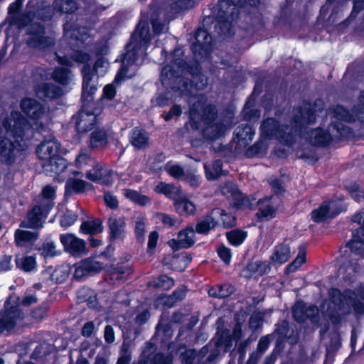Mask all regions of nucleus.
I'll use <instances>...</instances> for the list:
<instances>
[{
	"label": "nucleus",
	"instance_id": "obj_62",
	"mask_svg": "<svg viewBox=\"0 0 364 364\" xmlns=\"http://www.w3.org/2000/svg\"><path fill=\"white\" fill-rule=\"evenodd\" d=\"M196 355V351L193 349L186 350L181 354V360L184 364H191L194 357Z\"/></svg>",
	"mask_w": 364,
	"mask_h": 364
},
{
	"label": "nucleus",
	"instance_id": "obj_27",
	"mask_svg": "<svg viewBox=\"0 0 364 364\" xmlns=\"http://www.w3.org/2000/svg\"><path fill=\"white\" fill-rule=\"evenodd\" d=\"M154 190L156 193H163L173 200H175L181 194V190L178 187H176L163 182L159 183L155 187Z\"/></svg>",
	"mask_w": 364,
	"mask_h": 364
},
{
	"label": "nucleus",
	"instance_id": "obj_34",
	"mask_svg": "<svg viewBox=\"0 0 364 364\" xmlns=\"http://www.w3.org/2000/svg\"><path fill=\"white\" fill-rule=\"evenodd\" d=\"M92 186L81 179L69 178L66 182V190L80 193L91 189Z\"/></svg>",
	"mask_w": 364,
	"mask_h": 364
},
{
	"label": "nucleus",
	"instance_id": "obj_57",
	"mask_svg": "<svg viewBox=\"0 0 364 364\" xmlns=\"http://www.w3.org/2000/svg\"><path fill=\"white\" fill-rule=\"evenodd\" d=\"M135 232L139 240H143L145 233V221L143 218H137L135 225Z\"/></svg>",
	"mask_w": 364,
	"mask_h": 364
},
{
	"label": "nucleus",
	"instance_id": "obj_21",
	"mask_svg": "<svg viewBox=\"0 0 364 364\" xmlns=\"http://www.w3.org/2000/svg\"><path fill=\"white\" fill-rule=\"evenodd\" d=\"M232 126V124L225 123L224 122L222 123H215L207 127L203 131V134L210 139H216L221 136Z\"/></svg>",
	"mask_w": 364,
	"mask_h": 364
},
{
	"label": "nucleus",
	"instance_id": "obj_63",
	"mask_svg": "<svg viewBox=\"0 0 364 364\" xmlns=\"http://www.w3.org/2000/svg\"><path fill=\"white\" fill-rule=\"evenodd\" d=\"M221 191L223 195L230 197L235 196L237 192V189L234 184L229 183L222 187Z\"/></svg>",
	"mask_w": 364,
	"mask_h": 364
},
{
	"label": "nucleus",
	"instance_id": "obj_53",
	"mask_svg": "<svg viewBox=\"0 0 364 364\" xmlns=\"http://www.w3.org/2000/svg\"><path fill=\"white\" fill-rule=\"evenodd\" d=\"M197 43L201 46L203 49L206 48L207 45L211 41V37L205 31H199L196 35Z\"/></svg>",
	"mask_w": 364,
	"mask_h": 364
},
{
	"label": "nucleus",
	"instance_id": "obj_12",
	"mask_svg": "<svg viewBox=\"0 0 364 364\" xmlns=\"http://www.w3.org/2000/svg\"><path fill=\"white\" fill-rule=\"evenodd\" d=\"M353 220L361 225L356 232L353 235V239L348 242L352 254L355 256H359L360 258H364V213L354 215Z\"/></svg>",
	"mask_w": 364,
	"mask_h": 364
},
{
	"label": "nucleus",
	"instance_id": "obj_24",
	"mask_svg": "<svg viewBox=\"0 0 364 364\" xmlns=\"http://www.w3.org/2000/svg\"><path fill=\"white\" fill-rule=\"evenodd\" d=\"M130 142L136 149H144L149 145V136L144 130L135 128L130 134Z\"/></svg>",
	"mask_w": 364,
	"mask_h": 364
},
{
	"label": "nucleus",
	"instance_id": "obj_19",
	"mask_svg": "<svg viewBox=\"0 0 364 364\" xmlns=\"http://www.w3.org/2000/svg\"><path fill=\"white\" fill-rule=\"evenodd\" d=\"M36 93L39 97L56 98L63 95V90L52 83L43 82L36 86Z\"/></svg>",
	"mask_w": 364,
	"mask_h": 364
},
{
	"label": "nucleus",
	"instance_id": "obj_14",
	"mask_svg": "<svg viewBox=\"0 0 364 364\" xmlns=\"http://www.w3.org/2000/svg\"><path fill=\"white\" fill-rule=\"evenodd\" d=\"M259 210L257 216L260 219H269L275 216L281 207L282 201L278 196H272L258 202Z\"/></svg>",
	"mask_w": 364,
	"mask_h": 364
},
{
	"label": "nucleus",
	"instance_id": "obj_61",
	"mask_svg": "<svg viewBox=\"0 0 364 364\" xmlns=\"http://www.w3.org/2000/svg\"><path fill=\"white\" fill-rule=\"evenodd\" d=\"M105 204L111 208H117L118 206V200L117 197L110 193H106L104 196Z\"/></svg>",
	"mask_w": 364,
	"mask_h": 364
},
{
	"label": "nucleus",
	"instance_id": "obj_37",
	"mask_svg": "<svg viewBox=\"0 0 364 364\" xmlns=\"http://www.w3.org/2000/svg\"><path fill=\"white\" fill-rule=\"evenodd\" d=\"M16 266L25 272H31L36 267V258L32 256L17 257Z\"/></svg>",
	"mask_w": 364,
	"mask_h": 364
},
{
	"label": "nucleus",
	"instance_id": "obj_35",
	"mask_svg": "<svg viewBox=\"0 0 364 364\" xmlns=\"http://www.w3.org/2000/svg\"><path fill=\"white\" fill-rule=\"evenodd\" d=\"M186 288L184 287H181L176 289L172 295L161 296L160 297L159 300L161 301L165 305L171 307L177 301L183 299L186 295Z\"/></svg>",
	"mask_w": 364,
	"mask_h": 364
},
{
	"label": "nucleus",
	"instance_id": "obj_56",
	"mask_svg": "<svg viewBox=\"0 0 364 364\" xmlns=\"http://www.w3.org/2000/svg\"><path fill=\"white\" fill-rule=\"evenodd\" d=\"M262 324V315L260 312H255L252 314L250 318V327L252 329H257Z\"/></svg>",
	"mask_w": 364,
	"mask_h": 364
},
{
	"label": "nucleus",
	"instance_id": "obj_16",
	"mask_svg": "<svg viewBox=\"0 0 364 364\" xmlns=\"http://www.w3.org/2000/svg\"><path fill=\"white\" fill-rule=\"evenodd\" d=\"M48 211L41 205H36L28 213L27 220L22 222L21 226L31 228L42 227Z\"/></svg>",
	"mask_w": 364,
	"mask_h": 364
},
{
	"label": "nucleus",
	"instance_id": "obj_8",
	"mask_svg": "<svg viewBox=\"0 0 364 364\" xmlns=\"http://www.w3.org/2000/svg\"><path fill=\"white\" fill-rule=\"evenodd\" d=\"M24 314L20 310L18 298L10 296L4 305V310L0 314V333L10 331L23 318Z\"/></svg>",
	"mask_w": 364,
	"mask_h": 364
},
{
	"label": "nucleus",
	"instance_id": "obj_44",
	"mask_svg": "<svg viewBox=\"0 0 364 364\" xmlns=\"http://www.w3.org/2000/svg\"><path fill=\"white\" fill-rule=\"evenodd\" d=\"M53 79L63 85H66L70 80V73L67 68H57L53 73Z\"/></svg>",
	"mask_w": 364,
	"mask_h": 364
},
{
	"label": "nucleus",
	"instance_id": "obj_33",
	"mask_svg": "<svg viewBox=\"0 0 364 364\" xmlns=\"http://www.w3.org/2000/svg\"><path fill=\"white\" fill-rule=\"evenodd\" d=\"M80 230L83 233L94 235L101 233L103 228L100 220H92L84 222L81 225Z\"/></svg>",
	"mask_w": 364,
	"mask_h": 364
},
{
	"label": "nucleus",
	"instance_id": "obj_36",
	"mask_svg": "<svg viewBox=\"0 0 364 364\" xmlns=\"http://www.w3.org/2000/svg\"><path fill=\"white\" fill-rule=\"evenodd\" d=\"M218 223V222L214 219V217H213L211 212L210 215H207L203 220L197 224L196 231L200 234L206 233L210 229L217 226Z\"/></svg>",
	"mask_w": 364,
	"mask_h": 364
},
{
	"label": "nucleus",
	"instance_id": "obj_54",
	"mask_svg": "<svg viewBox=\"0 0 364 364\" xmlns=\"http://www.w3.org/2000/svg\"><path fill=\"white\" fill-rule=\"evenodd\" d=\"M347 188L354 200L360 201L363 198L364 191L358 185L353 184L348 186Z\"/></svg>",
	"mask_w": 364,
	"mask_h": 364
},
{
	"label": "nucleus",
	"instance_id": "obj_25",
	"mask_svg": "<svg viewBox=\"0 0 364 364\" xmlns=\"http://www.w3.org/2000/svg\"><path fill=\"white\" fill-rule=\"evenodd\" d=\"M212 215L218 221L217 225H223L225 228H230L235 225V218L233 215L226 213L220 208H215L212 210Z\"/></svg>",
	"mask_w": 364,
	"mask_h": 364
},
{
	"label": "nucleus",
	"instance_id": "obj_32",
	"mask_svg": "<svg viewBox=\"0 0 364 364\" xmlns=\"http://www.w3.org/2000/svg\"><path fill=\"white\" fill-rule=\"evenodd\" d=\"M205 173L208 180H213L223 174L222 162L215 161L212 164H204Z\"/></svg>",
	"mask_w": 364,
	"mask_h": 364
},
{
	"label": "nucleus",
	"instance_id": "obj_47",
	"mask_svg": "<svg viewBox=\"0 0 364 364\" xmlns=\"http://www.w3.org/2000/svg\"><path fill=\"white\" fill-rule=\"evenodd\" d=\"M165 170L170 176L176 178H183L185 176L183 168L177 164L168 163L165 166Z\"/></svg>",
	"mask_w": 364,
	"mask_h": 364
},
{
	"label": "nucleus",
	"instance_id": "obj_29",
	"mask_svg": "<svg viewBox=\"0 0 364 364\" xmlns=\"http://www.w3.org/2000/svg\"><path fill=\"white\" fill-rule=\"evenodd\" d=\"M56 58L60 64L65 65H71L73 62L84 63L90 60V55L82 51L76 52L72 58H68L67 56L61 57L58 55H56Z\"/></svg>",
	"mask_w": 364,
	"mask_h": 364
},
{
	"label": "nucleus",
	"instance_id": "obj_51",
	"mask_svg": "<svg viewBox=\"0 0 364 364\" xmlns=\"http://www.w3.org/2000/svg\"><path fill=\"white\" fill-rule=\"evenodd\" d=\"M109 67V63L103 58H99L95 64V71L97 75H104Z\"/></svg>",
	"mask_w": 364,
	"mask_h": 364
},
{
	"label": "nucleus",
	"instance_id": "obj_11",
	"mask_svg": "<svg viewBox=\"0 0 364 364\" xmlns=\"http://www.w3.org/2000/svg\"><path fill=\"white\" fill-rule=\"evenodd\" d=\"M85 176L91 181L107 186L112 185L113 183L112 170L98 161L87 171Z\"/></svg>",
	"mask_w": 364,
	"mask_h": 364
},
{
	"label": "nucleus",
	"instance_id": "obj_6",
	"mask_svg": "<svg viewBox=\"0 0 364 364\" xmlns=\"http://www.w3.org/2000/svg\"><path fill=\"white\" fill-rule=\"evenodd\" d=\"M183 52L178 48L174 50L172 55L171 65H167L163 68L161 74V80L164 86H171L174 91L178 90L179 94L188 95L190 92L189 87L192 84L182 77L186 70V63L181 58Z\"/></svg>",
	"mask_w": 364,
	"mask_h": 364
},
{
	"label": "nucleus",
	"instance_id": "obj_46",
	"mask_svg": "<svg viewBox=\"0 0 364 364\" xmlns=\"http://www.w3.org/2000/svg\"><path fill=\"white\" fill-rule=\"evenodd\" d=\"M292 314L294 318L298 322L305 321V304L302 302H297L292 308Z\"/></svg>",
	"mask_w": 364,
	"mask_h": 364
},
{
	"label": "nucleus",
	"instance_id": "obj_64",
	"mask_svg": "<svg viewBox=\"0 0 364 364\" xmlns=\"http://www.w3.org/2000/svg\"><path fill=\"white\" fill-rule=\"evenodd\" d=\"M11 257L4 256L0 260V272H6L11 268Z\"/></svg>",
	"mask_w": 364,
	"mask_h": 364
},
{
	"label": "nucleus",
	"instance_id": "obj_42",
	"mask_svg": "<svg viewBox=\"0 0 364 364\" xmlns=\"http://www.w3.org/2000/svg\"><path fill=\"white\" fill-rule=\"evenodd\" d=\"M54 7L65 13H72L77 9L76 4L72 0H55Z\"/></svg>",
	"mask_w": 364,
	"mask_h": 364
},
{
	"label": "nucleus",
	"instance_id": "obj_40",
	"mask_svg": "<svg viewBox=\"0 0 364 364\" xmlns=\"http://www.w3.org/2000/svg\"><path fill=\"white\" fill-rule=\"evenodd\" d=\"M55 190L50 186H46L42 191L44 202L40 205L49 210L53 205L52 200L55 198Z\"/></svg>",
	"mask_w": 364,
	"mask_h": 364
},
{
	"label": "nucleus",
	"instance_id": "obj_52",
	"mask_svg": "<svg viewBox=\"0 0 364 364\" xmlns=\"http://www.w3.org/2000/svg\"><path fill=\"white\" fill-rule=\"evenodd\" d=\"M77 216L71 211H67L60 219V225L62 227L67 228L72 225L76 220Z\"/></svg>",
	"mask_w": 364,
	"mask_h": 364
},
{
	"label": "nucleus",
	"instance_id": "obj_5",
	"mask_svg": "<svg viewBox=\"0 0 364 364\" xmlns=\"http://www.w3.org/2000/svg\"><path fill=\"white\" fill-rule=\"evenodd\" d=\"M331 302L334 311L331 314L330 318L333 323H339L342 318L351 313L352 309L357 314L364 311V288L358 290V294L350 290H346L343 294L338 289H331L330 291Z\"/></svg>",
	"mask_w": 364,
	"mask_h": 364
},
{
	"label": "nucleus",
	"instance_id": "obj_3",
	"mask_svg": "<svg viewBox=\"0 0 364 364\" xmlns=\"http://www.w3.org/2000/svg\"><path fill=\"white\" fill-rule=\"evenodd\" d=\"M149 41L148 26L145 23H140L127 47V51L124 56L122 68L114 79L116 83H120L136 74L139 66L144 62Z\"/></svg>",
	"mask_w": 364,
	"mask_h": 364
},
{
	"label": "nucleus",
	"instance_id": "obj_7",
	"mask_svg": "<svg viewBox=\"0 0 364 364\" xmlns=\"http://www.w3.org/2000/svg\"><path fill=\"white\" fill-rule=\"evenodd\" d=\"M259 0H221L220 3V11L218 26L221 33L225 35L230 34L232 22L237 17L239 6L245 3L251 6H257Z\"/></svg>",
	"mask_w": 364,
	"mask_h": 364
},
{
	"label": "nucleus",
	"instance_id": "obj_50",
	"mask_svg": "<svg viewBox=\"0 0 364 364\" xmlns=\"http://www.w3.org/2000/svg\"><path fill=\"white\" fill-rule=\"evenodd\" d=\"M220 258L227 264H228L232 258V252L230 248L225 245H220L217 249Z\"/></svg>",
	"mask_w": 364,
	"mask_h": 364
},
{
	"label": "nucleus",
	"instance_id": "obj_9",
	"mask_svg": "<svg viewBox=\"0 0 364 364\" xmlns=\"http://www.w3.org/2000/svg\"><path fill=\"white\" fill-rule=\"evenodd\" d=\"M35 18V14L29 12L27 15L23 16L22 22L20 23L21 26H27L33 21L29 28V33L31 35L28 41L29 46L38 49H45L53 46L54 43L53 39L44 36L43 26L37 21H34Z\"/></svg>",
	"mask_w": 364,
	"mask_h": 364
},
{
	"label": "nucleus",
	"instance_id": "obj_59",
	"mask_svg": "<svg viewBox=\"0 0 364 364\" xmlns=\"http://www.w3.org/2000/svg\"><path fill=\"white\" fill-rule=\"evenodd\" d=\"M156 218L164 225H167L168 227L173 226L176 223V220L173 217L166 215L165 213H157L156 215Z\"/></svg>",
	"mask_w": 364,
	"mask_h": 364
},
{
	"label": "nucleus",
	"instance_id": "obj_48",
	"mask_svg": "<svg viewBox=\"0 0 364 364\" xmlns=\"http://www.w3.org/2000/svg\"><path fill=\"white\" fill-rule=\"evenodd\" d=\"M335 118L338 120L344 122H351L354 120L353 117L343 107L337 106L334 109Z\"/></svg>",
	"mask_w": 364,
	"mask_h": 364
},
{
	"label": "nucleus",
	"instance_id": "obj_60",
	"mask_svg": "<svg viewBox=\"0 0 364 364\" xmlns=\"http://www.w3.org/2000/svg\"><path fill=\"white\" fill-rule=\"evenodd\" d=\"M318 314V309L314 306H305V319L310 318L313 323L316 321V316Z\"/></svg>",
	"mask_w": 364,
	"mask_h": 364
},
{
	"label": "nucleus",
	"instance_id": "obj_39",
	"mask_svg": "<svg viewBox=\"0 0 364 364\" xmlns=\"http://www.w3.org/2000/svg\"><path fill=\"white\" fill-rule=\"evenodd\" d=\"M97 161L92 158L87 153L81 152L75 159V164L78 168H92Z\"/></svg>",
	"mask_w": 364,
	"mask_h": 364
},
{
	"label": "nucleus",
	"instance_id": "obj_26",
	"mask_svg": "<svg viewBox=\"0 0 364 364\" xmlns=\"http://www.w3.org/2000/svg\"><path fill=\"white\" fill-rule=\"evenodd\" d=\"M38 238L35 232L17 230L15 233L16 242L18 246H26L32 244Z\"/></svg>",
	"mask_w": 364,
	"mask_h": 364
},
{
	"label": "nucleus",
	"instance_id": "obj_20",
	"mask_svg": "<svg viewBox=\"0 0 364 364\" xmlns=\"http://www.w3.org/2000/svg\"><path fill=\"white\" fill-rule=\"evenodd\" d=\"M270 271V265L267 261L255 260L250 262L245 272L247 277L262 276L267 274Z\"/></svg>",
	"mask_w": 364,
	"mask_h": 364
},
{
	"label": "nucleus",
	"instance_id": "obj_10",
	"mask_svg": "<svg viewBox=\"0 0 364 364\" xmlns=\"http://www.w3.org/2000/svg\"><path fill=\"white\" fill-rule=\"evenodd\" d=\"M62 153L60 143L53 136L44 139L36 149L37 156L41 162L54 160Z\"/></svg>",
	"mask_w": 364,
	"mask_h": 364
},
{
	"label": "nucleus",
	"instance_id": "obj_4",
	"mask_svg": "<svg viewBox=\"0 0 364 364\" xmlns=\"http://www.w3.org/2000/svg\"><path fill=\"white\" fill-rule=\"evenodd\" d=\"M82 106L78 114L73 117L75 128L77 132L85 133L90 131L97 122V115L100 110L94 108L92 102L93 95L97 90V81L90 72V69L85 67L82 70Z\"/></svg>",
	"mask_w": 364,
	"mask_h": 364
},
{
	"label": "nucleus",
	"instance_id": "obj_41",
	"mask_svg": "<svg viewBox=\"0 0 364 364\" xmlns=\"http://www.w3.org/2000/svg\"><path fill=\"white\" fill-rule=\"evenodd\" d=\"M246 237V232L240 230H232L227 233V239L228 242L234 246L240 245L245 241Z\"/></svg>",
	"mask_w": 364,
	"mask_h": 364
},
{
	"label": "nucleus",
	"instance_id": "obj_45",
	"mask_svg": "<svg viewBox=\"0 0 364 364\" xmlns=\"http://www.w3.org/2000/svg\"><path fill=\"white\" fill-rule=\"evenodd\" d=\"M106 143V134L102 130H97L92 133L90 145L92 147H97Z\"/></svg>",
	"mask_w": 364,
	"mask_h": 364
},
{
	"label": "nucleus",
	"instance_id": "obj_23",
	"mask_svg": "<svg viewBox=\"0 0 364 364\" xmlns=\"http://www.w3.org/2000/svg\"><path fill=\"white\" fill-rule=\"evenodd\" d=\"M290 248L287 245L276 246L270 257L271 261L274 264H282L287 262L290 257Z\"/></svg>",
	"mask_w": 364,
	"mask_h": 364
},
{
	"label": "nucleus",
	"instance_id": "obj_1",
	"mask_svg": "<svg viewBox=\"0 0 364 364\" xmlns=\"http://www.w3.org/2000/svg\"><path fill=\"white\" fill-rule=\"evenodd\" d=\"M21 107L32 124L19 112L11 111L9 115L0 108V162L6 164L13 163L17 152L28 146L27 139L34 129L43 127V121L48 117V109L36 100L24 98Z\"/></svg>",
	"mask_w": 364,
	"mask_h": 364
},
{
	"label": "nucleus",
	"instance_id": "obj_30",
	"mask_svg": "<svg viewBox=\"0 0 364 364\" xmlns=\"http://www.w3.org/2000/svg\"><path fill=\"white\" fill-rule=\"evenodd\" d=\"M109 226L112 238L117 239L122 237L124 226L123 219L112 217L109 220Z\"/></svg>",
	"mask_w": 364,
	"mask_h": 364
},
{
	"label": "nucleus",
	"instance_id": "obj_38",
	"mask_svg": "<svg viewBox=\"0 0 364 364\" xmlns=\"http://www.w3.org/2000/svg\"><path fill=\"white\" fill-rule=\"evenodd\" d=\"M255 131L250 125L238 127L235 131L236 139L238 141L252 140Z\"/></svg>",
	"mask_w": 364,
	"mask_h": 364
},
{
	"label": "nucleus",
	"instance_id": "obj_31",
	"mask_svg": "<svg viewBox=\"0 0 364 364\" xmlns=\"http://www.w3.org/2000/svg\"><path fill=\"white\" fill-rule=\"evenodd\" d=\"M123 195L128 200L140 205H146L151 203V200L146 196L132 189H125Z\"/></svg>",
	"mask_w": 364,
	"mask_h": 364
},
{
	"label": "nucleus",
	"instance_id": "obj_13",
	"mask_svg": "<svg viewBox=\"0 0 364 364\" xmlns=\"http://www.w3.org/2000/svg\"><path fill=\"white\" fill-rule=\"evenodd\" d=\"M60 242L65 250L73 256H81L87 252L85 240L77 237L73 234L61 235Z\"/></svg>",
	"mask_w": 364,
	"mask_h": 364
},
{
	"label": "nucleus",
	"instance_id": "obj_58",
	"mask_svg": "<svg viewBox=\"0 0 364 364\" xmlns=\"http://www.w3.org/2000/svg\"><path fill=\"white\" fill-rule=\"evenodd\" d=\"M339 274L343 275V277L346 279H350L352 277V275L357 271V269L352 264L348 266H342L339 269Z\"/></svg>",
	"mask_w": 364,
	"mask_h": 364
},
{
	"label": "nucleus",
	"instance_id": "obj_22",
	"mask_svg": "<svg viewBox=\"0 0 364 364\" xmlns=\"http://www.w3.org/2000/svg\"><path fill=\"white\" fill-rule=\"evenodd\" d=\"M174 206L176 212L181 215H192L196 210L191 201L181 195L174 200Z\"/></svg>",
	"mask_w": 364,
	"mask_h": 364
},
{
	"label": "nucleus",
	"instance_id": "obj_15",
	"mask_svg": "<svg viewBox=\"0 0 364 364\" xmlns=\"http://www.w3.org/2000/svg\"><path fill=\"white\" fill-rule=\"evenodd\" d=\"M340 212L336 202H324L318 209L312 211L311 218L316 223H321L333 218Z\"/></svg>",
	"mask_w": 364,
	"mask_h": 364
},
{
	"label": "nucleus",
	"instance_id": "obj_2",
	"mask_svg": "<svg viewBox=\"0 0 364 364\" xmlns=\"http://www.w3.org/2000/svg\"><path fill=\"white\" fill-rule=\"evenodd\" d=\"M316 119L314 112L309 104H304L301 109H295L291 127L287 133L288 127L278 125L272 118L267 119L261 125V136L264 139H277L279 142L289 144L292 142L294 134L304 135L306 139L315 146H325L331 139V134L321 129H313L306 135L303 134L306 125L314 122Z\"/></svg>",
	"mask_w": 364,
	"mask_h": 364
},
{
	"label": "nucleus",
	"instance_id": "obj_43",
	"mask_svg": "<svg viewBox=\"0 0 364 364\" xmlns=\"http://www.w3.org/2000/svg\"><path fill=\"white\" fill-rule=\"evenodd\" d=\"M306 262V250L301 247L298 255L294 260L287 267L288 272H294L297 270Z\"/></svg>",
	"mask_w": 364,
	"mask_h": 364
},
{
	"label": "nucleus",
	"instance_id": "obj_28",
	"mask_svg": "<svg viewBox=\"0 0 364 364\" xmlns=\"http://www.w3.org/2000/svg\"><path fill=\"white\" fill-rule=\"evenodd\" d=\"M100 268L99 262H93L91 260H84L77 264L75 271V276L76 277H81L87 273L95 271Z\"/></svg>",
	"mask_w": 364,
	"mask_h": 364
},
{
	"label": "nucleus",
	"instance_id": "obj_17",
	"mask_svg": "<svg viewBox=\"0 0 364 364\" xmlns=\"http://www.w3.org/2000/svg\"><path fill=\"white\" fill-rule=\"evenodd\" d=\"M195 242V231L193 228L179 232L177 240H171L168 242L169 246L173 250L178 248H188Z\"/></svg>",
	"mask_w": 364,
	"mask_h": 364
},
{
	"label": "nucleus",
	"instance_id": "obj_55",
	"mask_svg": "<svg viewBox=\"0 0 364 364\" xmlns=\"http://www.w3.org/2000/svg\"><path fill=\"white\" fill-rule=\"evenodd\" d=\"M43 254L46 257H53L58 255L56 245L53 242L48 241L43 245Z\"/></svg>",
	"mask_w": 364,
	"mask_h": 364
},
{
	"label": "nucleus",
	"instance_id": "obj_18",
	"mask_svg": "<svg viewBox=\"0 0 364 364\" xmlns=\"http://www.w3.org/2000/svg\"><path fill=\"white\" fill-rule=\"evenodd\" d=\"M42 166L46 174H59L65 171L67 167V163L66 161L60 156L56 157L54 160L43 161Z\"/></svg>",
	"mask_w": 364,
	"mask_h": 364
},
{
	"label": "nucleus",
	"instance_id": "obj_49",
	"mask_svg": "<svg viewBox=\"0 0 364 364\" xmlns=\"http://www.w3.org/2000/svg\"><path fill=\"white\" fill-rule=\"evenodd\" d=\"M174 284L173 280L166 275H161L155 282V286L164 289H169Z\"/></svg>",
	"mask_w": 364,
	"mask_h": 364
}]
</instances>
